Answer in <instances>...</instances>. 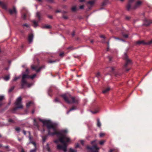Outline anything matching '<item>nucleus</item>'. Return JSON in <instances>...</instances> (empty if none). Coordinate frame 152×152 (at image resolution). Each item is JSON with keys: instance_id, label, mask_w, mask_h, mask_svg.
Masks as SVG:
<instances>
[{"instance_id": "nucleus-1", "label": "nucleus", "mask_w": 152, "mask_h": 152, "mask_svg": "<svg viewBox=\"0 0 152 152\" xmlns=\"http://www.w3.org/2000/svg\"><path fill=\"white\" fill-rule=\"evenodd\" d=\"M67 132L66 130H63L61 131V133L58 137H60V142L63 144L62 146L60 145H58L57 146V149L58 150H62L64 152H66L67 149L66 143L70 141V138L66 135Z\"/></svg>"}, {"instance_id": "nucleus-2", "label": "nucleus", "mask_w": 152, "mask_h": 152, "mask_svg": "<svg viewBox=\"0 0 152 152\" xmlns=\"http://www.w3.org/2000/svg\"><path fill=\"white\" fill-rule=\"evenodd\" d=\"M48 130V134L49 135H56L58 137L61 133V131L59 132L57 131L56 125L51 121L47 126Z\"/></svg>"}, {"instance_id": "nucleus-3", "label": "nucleus", "mask_w": 152, "mask_h": 152, "mask_svg": "<svg viewBox=\"0 0 152 152\" xmlns=\"http://www.w3.org/2000/svg\"><path fill=\"white\" fill-rule=\"evenodd\" d=\"M67 103L78 104L79 99L77 97L72 96L69 94H64L61 95Z\"/></svg>"}, {"instance_id": "nucleus-4", "label": "nucleus", "mask_w": 152, "mask_h": 152, "mask_svg": "<svg viewBox=\"0 0 152 152\" xmlns=\"http://www.w3.org/2000/svg\"><path fill=\"white\" fill-rule=\"evenodd\" d=\"M123 59L125 62L123 66L124 68L126 69L128 66L132 64V60L128 57L126 53H125L124 54L123 56Z\"/></svg>"}, {"instance_id": "nucleus-5", "label": "nucleus", "mask_w": 152, "mask_h": 152, "mask_svg": "<svg viewBox=\"0 0 152 152\" xmlns=\"http://www.w3.org/2000/svg\"><path fill=\"white\" fill-rule=\"evenodd\" d=\"M30 78V76L28 75V74H22V77L21 80V88H25V84L27 83V81L26 80V79H29Z\"/></svg>"}, {"instance_id": "nucleus-6", "label": "nucleus", "mask_w": 152, "mask_h": 152, "mask_svg": "<svg viewBox=\"0 0 152 152\" xmlns=\"http://www.w3.org/2000/svg\"><path fill=\"white\" fill-rule=\"evenodd\" d=\"M87 148L91 151V152H98L99 149V148L97 146L96 144L94 145L92 147L88 146L87 147Z\"/></svg>"}, {"instance_id": "nucleus-7", "label": "nucleus", "mask_w": 152, "mask_h": 152, "mask_svg": "<svg viewBox=\"0 0 152 152\" xmlns=\"http://www.w3.org/2000/svg\"><path fill=\"white\" fill-rule=\"evenodd\" d=\"M45 67V66H42L38 68V66H34L32 65L31 66V69L36 71L37 72H38L40 71L42 69L44 68Z\"/></svg>"}, {"instance_id": "nucleus-8", "label": "nucleus", "mask_w": 152, "mask_h": 152, "mask_svg": "<svg viewBox=\"0 0 152 152\" xmlns=\"http://www.w3.org/2000/svg\"><path fill=\"white\" fill-rule=\"evenodd\" d=\"M136 44L138 45L142 44L143 45H150L152 44V39L149 41L145 42L143 41H138L137 42Z\"/></svg>"}, {"instance_id": "nucleus-9", "label": "nucleus", "mask_w": 152, "mask_h": 152, "mask_svg": "<svg viewBox=\"0 0 152 152\" xmlns=\"http://www.w3.org/2000/svg\"><path fill=\"white\" fill-rule=\"evenodd\" d=\"M152 23V20L145 19L143 21V25L146 26H148Z\"/></svg>"}, {"instance_id": "nucleus-10", "label": "nucleus", "mask_w": 152, "mask_h": 152, "mask_svg": "<svg viewBox=\"0 0 152 152\" xmlns=\"http://www.w3.org/2000/svg\"><path fill=\"white\" fill-rule=\"evenodd\" d=\"M9 11L11 15H16L17 13V11L15 7H13V9H10Z\"/></svg>"}, {"instance_id": "nucleus-11", "label": "nucleus", "mask_w": 152, "mask_h": 152, "mask_svg": "<svg viewBox=\"0 0 152 152\" xmlns=\"http://www.w3.org/2000/svg\"><path fill=\"white\" fill-rule=\"evenodd\" d=\"M141 2L140 1H138L135 4L134 7L132 8V9H136L138 7L141 5Z\"/></svg>"}, {"instance_id": "nucleus-12", "label": "nucleus", "mask_w": 152, "mask_h": 152, "mask_svg": "<svg viewBox=\"0 0 152 152\" xmlns=\"http://www.w3.org/2000/svg\"><path fill=\"white\" fill-rule=\"evenodd\" d=\"M22 102V98L21 96L19 97L16 99L15 104H21Z\"/></svg>"}, {"instance_id": "nucleus-13", "label": "nucleus", "mask_w": 152, "mask_h": 152, "mask_svg": "<svg viewBox=\"0 0 152 152\" xmlns=\"http://www.w3.org/2000/svg\"><path fill=\"white\" fill-rule=\"evenodd\" d=\"M33 37L34 35L32 34H31L29 35L28 39V42L30 43H31L32 42Z\"/></svg>"}, {"instance_id": "nucleus-14", "label": "nucleus", "mask_w": 152, "mask_h": 152, "mask_svg": "<svg viewBox=\"0 0 152 152\" xmlns=\"http://www.w3.org/2000/svg\"><path fill=\"white\" fill-rule=\"evenodd\" d=\"M39 120L40 121L42 122L43 123L44 125H46V126H47V125L49 124V123L50 121L49 120L44 121L42 120L41 119H40Z\"/></svg>"}, {"instance_id": "nucleus-15", "label": "nucleus", "mask_w": 152, "mask_h": 152, "mask_svg": "<svg viewBox=\"0 0 152 152\" xmlns=\"http://www.w3.org/2000/svg\"><path fill=\"white\" fill-rule=\"evenodd\" d=\"M41 14L39 12H37L36 13V17L38 18L39 21H40L41 20Z\"/></svg>"}, {"instance_id": "nucleus-16", "label": "nucleus", "mask_w": 152, "mask_h": 152, "mask_svg": "<svg viewBox=\"0 0 152 152\" xmlns=\"http://www.w3.org/2000/svg\"><path fill=\"white\" fill-rule=\"evenodd\" d=\"M108 2V0H104L102 3V6L104 7L106 5Z\"/></svg>"}, {"instance_id": "nucleus-17", "label": "nucleus", "mask_w": 152, "mask_h": 152, "mask_svg": "<svg viewBox=\"0 0 152 152\" xmlns=\"http://www.w3.org/2000/svg\"><path fill=\"white\" fill-rule=\"evenodd\" d=\"M110 88L108 87L105 88L104 90L103 91L102 93L103 94H106L110 90Z\"/></svg>"}, {"instance_id": "nucleus-18", "label": "nucleus", "mask_w": 152, "mask_h": 152, "mask_svg": "<svg viewBox=\"0 0 152 152\" xmlns=\"http://www.w3.org/2000/svg\"><path fill=\"white\" fill-rule=\"evenodd\" d=\"M76 109H77V107H76V106L74 105V106H73L71 108L69 111H68L67 112V114H68L69 113L70 111H72V110H76Z\"/></svg>"}, {"instance_id": "nucleus-19", "label": "nucleus", "mask_w": 152, "mask_h": 152, "mask_svg": "<svg viewBox=\"0 0 152 152\" xmlns=\"http://www.w3.org/2000/svg\"><path fill=\"white\" fill-rule=\"evenodd\" d=\"M51 26L49 25H46L42 27V28L50 29L51 28Z\"/></svg>"}, {"instance_id": "nucleus-20", "label": "nucleus", "mask_w": 152, "mask_h": 152, "mask_svg": "<svg viewBox=\"0 0 152 152\" xmlns=\"http://www.w3.org/2000/svg\"><path fill=\"white\" fill-rule=\"evenodd\" d=\"M32 22L33 23V26L34 27H36L38 26V22L36 21L35 20H33Z\"/></svg>"}, {"instance_id": "nucleus-21", "label": "nucleus", "mask_w": 152, "mask_h": 152, "mask_svg": "<svg viewBox=\"0 0 152 152\" xmlns=\"http://www.w3.org/2000/svg\"><path fill=\"white\" fill-rule=\"evenodd\" d=\"M96 0H92L88 2L87 3L91 5H93L95 1Z\"/></svg>"}, {"instance_id": "nucleus-22", "label": "nucleus", "mask_w": 152, "mask_h": 152, "mask_svg": "<svg viewBox=\"0 0 152 152\" xmlns=\"http://www.w3.org/2000/svg\"><path fill=\"white\" fill-rule=\"evenodd\" d=\"M10 78V76L7 75L3 77L4 79L6 81H8Z\"/></svg>"}, {"instance_id": "nucleus-23", "label": "nucleus", "mask_w": 152, "mask_h": 152, "mask_svg": "<svg viewBox=\"0 0 152 152\" xmlns=\"http://www.w3.org/2000/svg\"><path fill=\"white\" fill-rule=\"evenodd\" d=\"M101 123L100 122L99 118H98L97 119V126L99 127H100L101 126Z\"/></svg>"}, {"instance_id": "nucleus-24", "label": "nucleus", "mask_w": 152, "mask_h": 152, "mask_svg": "<svg viewBox=\"0 0 152 152\" xmlns=\"http://www.w3.org/2000/svg\"><path fill=\"white\" fill-rule=\"evenodd\" d=\"M131 4H130L129 3H128L127 6H126V8L127 10H129L130 9L131 7Z\"/></svg>"}, {"instance_id": "nucleus-25", "label": "nucleus", "mask_w": 152, "mask_h": 152, "mask_svg": "<svg viewBox=\"0 0 152 152\" xmlns=\"http://www.w3.org/2000/svg\"><path fill=\"white\" fill-rule=\"evenodd\" d=\"M59 59H56L54 61H48V63H55V62L59 61Z\"/></svg>"}, {"instance_id": "nucleus-26", "label": "nucleus", "mask_w": 152, "mask_h": 152, "mask_svg": "<svg viewBox=\"0 0 152 152\" xmlns=\"http://www.w3.org/2000/svg\"><path fill=\"white\" fill-rule=\"evenodd\" d=\"M5 99L4 96L3 95H0V102H1Z\"/></svg>"}, {"instance_id": "nucleus-27", "label": "nucleus", "mask_w": 152, "mask_h": 152, "mask_svg": "<svg viewBox=\"0 0 152 152\" xmlns=\"http://www.w3.org/2000/svg\"><path fill=\"white\" fill-rule=\"evenodd\" d=\"M15 86H13L12 87H11L10 89H9L8 90V92L9 93H10L12 92V91L14 90Z\"/></svg>"}, {"instance_id": "nucleus-28", "label": "nucleus", "mask_w": 152, "mask_h": 152, "mask_svg": "<svg viewBox=\"0 0 152 152\" xmlns=\"http://www.w3.org/2000/svg\"><path fill=\"white\" fill-rule=\"evenodd\" d=\"M23 108V105H19V106L16 107L14 109V110H16L18 109H21Z\"/></svg>"}, {"instance_id": "nucleus-29", "label": "nucleus", "mask_w": 152, "mask_h": 152, "mask_svg": "<svg viewBox=\"0 0 152 152\" xmlns=\"http://www.w3.org/2000/svg\"><path fill=\"white\" fill-rule=\"evenodd\" d=\"M20 78V77H15L12 80V82L16 81V80H17L18 79Z\"/></svg>"}, {"instance_id": "nucleus-30", "label": "nucleus", "mask_w": 152, "mask_h": 152, "mask_svg": "<svg viewBox=\"0 0 152 152\" xmlns=\"http://www.w3.org/2000/svg\"><path fill=\"white\" fill-rule=\"evenodd\" d=\"M34 104V103L33 101H29L27 103H26V104Z\"/></svg>"}, {"instance_id": "nucleus-31", "label": "nucleus", "mask_w": 152, "mask_h": 152, "mask_svg": "<svg viewBox=\"0 0 152 152\" xmlns=\"http://www.w3.org/2000/svg\"><path fill=\"white\" fill-rule=\"evenodd\" d=\"M34 125L38 127V124L37 122H36L35 119H34Z\"/></svg>"}, {"instance_id": "nucleus-32", "label": "nucleus", "mask_w": 152, "mask_h": 152, "mask_svg": "<svg viewBox=\"0 0 152 152\" xmlns=\"http://www.w3.org/2000/svg\"><path fill=\"white\" fill-rule=\"evenodd\" d=\"M77 151V150H74L72 148L69 149V152H76Z\"/></svg>"}, {"instance_id": "nucleus-33", "label": "nucleus", "mask_w": 152, "mask_h": 152, "mask_svg": "<svg viewBox=\"0 0 152 152\" xmlns=\"http://www.w3.org/2000/svg\"><path fill=\"white\" fill-rule=\"evenodd\" d=\"M32 84H30V83H28L27 82V83L26 84H25V86H26V85H27V86L28 88H29L32 85Z\"/></svg>"}, {"instance_id": "nucleus-34", "label": "nucleus", "mask_w": 152, "mask_h": 152, "mask_svg": "<svg viewBox=\"0 0 152 152\" xmlns=\"http://www.w3.org/2000/svg\"><path fill=\"white\" fill-rule=\"evenodd\" d=\"M76 10V6H73L72 8V10L73 12H75Z\"/></svg>"}, {"instance_id": "nucleus-35", "label": "nucleus", "mask_w": 152, "mask_h": 152, "mask_svg": "<svg viewBox=\"0 0 152 152\" xmlns=\"http://www.w3.org/2000/svg\"><path fill=\"white\" fill-rule=\"evenodd\" d=\"M1 6L4 9H6L7 8L6 4H5L4 3L2 4Z\"/></svg>"}, {"instance_id": "nucleus-36", "label": "nucleus", "mask_w": 152, "mask_h": 152, "mask_svg": "<svg viewBox=\"0 0 152 152\" xmlns=\"http://www.w3.org/2000/svg\"><path fill=\"white\" fill-rule=\"evenodd\" d=\"M36 76V74H34L32 76H30V78L31 79H33Z\"/></svg>"}, {"instance_id": "nucleus-37", "label": "nucleus", "mask_w": 152, "mask_h": 152, "mask_svg": "<svg viewBox=\"0 0 152 152\" xmlns=\"http://www.w3.org/2000/svg\"><path fill=\"white\" fill-rule=\"evenodd\" d=\"M113 74H114L115 76L116 77H118V76H120V74L117 73L113 72Z\"/></svg>"}, {"instance_id": "nucleus-38", "label": "nucleus", "mask_w": 152, "mask_h": 152, "mask_svg": "<svg viewBox=\"0 0 152 152\" xmlns=\"http://www.w3.org/2000/svg\"><path fill=\"white\" fill-rule=\"evenodd\" d=\"M59 137L58 139L54 141V142L55 143H56L58 144L59 141L60 142V140H59V138L60 137Z\"/></svg>"}, {"instance_id": "nucleus-39", "label": "nucleus", "mask_w": 152, "mask_h": 152, "mask_svg": "<svg viewBox=\"0 0 152 152\" xmlns=\"http://www.w3.org/2000/svg\"><path fill=\"white\" fill-rule=\"evenodd\" d=\"M110 68L111 69V70L110 71V72H112L113 73V71L115 70V68L113 67H110Z\"/></svg>"}, {"instance_id": "nucleus-40", "label": "nucleus", "mask_w": 152, "mask_h": 152, "mask_svg": "<svg viewBox=\"0 0 152 152\" xmlns=\"http://www.w3.org/2000/svg\"><path fill=\"white\" fill-rule=\"evenodd\" d=\"M122 35L125 38H127L128 37V35L127 34H123Z\"/></svg>"}, {"instance_id": "nucleus-41", "label": "nucleus", "mask_w": 152, "mask_h": 152, "mask_svg": "<svg viewBox=\"0 0 152 152\" xmlns=\"http://www.w3.org/2000/svg\"><path fill=\"white\" fill-rule=\"evenodd\" d=\"M96 77H99L100 76V74L99 72H98L96 75Z\"/></svg>"}, {"instance_id": "nucleus-42", "label": "nucleus", "mask_w": 152, "mask_h": 152, "mask_svg": "<svg viewBox=\"0 0 152 152\" xmlns=\"http://www.w3.org/2000/svg\"><path fill=\"white\" fill-rule=\"evenodd\" d=\"M62 17L63 18L65 19H67L68 18V17L67 16L63 15H62Z\"/></svg>"}, {"instance_id": "nucleus-43", "label": "nucleus", "mask_w": 152, "mask_h": 152, "mask_svg": "<svg viewBox=\"0 0 152 152\" xmlns=\"http://www.w3.org/2000/svg\"><path fill=\"white\" fill-rule=\"evenodd\" d=\"M105 142V140H102V141H100V142H99V144H100V145H103V144L104 143V142Z\"/></svg>"}, {"instance_id": "nucleus-44", "label": "nucleus", "mask_w": 152, "mask_h": 152, "mask_svg": "<svg viewBox=\"0 0 152 152\" xmlns=\"http://www.w3.org/2000/svg\"><path fill=\"white\" fill-rule=\"evenodd\" d=\"M42 138L43 142H45V140L47 138L46 137H42Z\"/></svg>"}, {"instance_id": "nucleus-45", "label": "nucleus", "mask_w": 152, "mask_h": 152, "mask_svg": "<svg viewBox=\"0 0 152 152\" xmlns=\"http://www.w3.org/2000/svg\"><path fill=\"white\" fill-rule=\"evenodd\" d=\"M15 130L18 132H19L20 130V129L19 127H16L15 128Z\"/></svg>"}, {"instance_id": "nucleus-46", "label": "nucleus", "mask_w": 152, "mask_h": 152, "mask_svg": "<svg viewBox=\"0 0 152 152\" xmlns=\"http://www.w3.org/2000/svg\"><path fill=\"white\" fill-rule=\"evenodd\" d=\"M22 18L24 20H25L26 18V14H24L22 16Z\"/></svg>"}, {"instance_id": "nucleus-47", "label": "nucleus", "mask_w": 152, "mask_h": 152, "mask_svg": "<svg viewBox=\"0 0 152 152\" xmlns=\"http://www.w3.org/2000/svg\"><path fill=\"white\" fill-rule=\"evenodd\" d=\"M134 0H129L128 3L132 4L134 1Z\"/></svg>"}, {"instance_id": "nucleus-48", "label": "nucleus", "mask_w": 152, "mask_h": 152, "mask_svg": "<svg viewBox=\"0 0 152 152\" xmlns=\"http://www.w3.org/2000/svg\"><path fill=\"white\" fill-rule=\"evenodd\" d=\"M23 26H26L27 27H29V25L27 24H26V23H25V24H23Z\"/></svg>"}, {"instance_id": "nucleus-49", "label": "nucleus", "mask_w": 152, "mask_h": 152, "mask_svg": "<svg viewBox=\"0 0 152 152\" xmlns=\"http://www.w3.org/2000/svg\"><path fill=\"white\" fill-rule=\"evenodd\" d=\"M67 49H71V50H73V47L72 46H70L67 48Z\"/></svg>"}, {"instance_id": "nucleus-50", "label": "nucleus", "mask_w": 152, "mask_h": 152, "mask_svg": "<svg viewBox=\"0 0 152 152\" xmlns=\"http://www.w3.org/2000/svg\"><path fill=\"white\" fill-rule=\"evenodd\" d=\"M104 135V133H100L99 134V136L100 137H102Z\"/></svg>"}, {"instance_id": "nucleus-51", "label": "nucleus", "mask_w": 152, "mask_h": 152, "mask_svg": "<svg viewBox=\"0 0 152 152\" xmlns=\"http://www.w3.org/2000/svg\"><path fill=\"white\" fill-rule=\"evenodd\" d=\"M79 147V143H77L76 144L75 148H78Z\"/></svg>"}, {"instance_id": "nucleus-52", "label": "nucleus", "mask_w": 152, "mask_h": 152, "mask_svg": "<svg viewBox=\"0 0 152 152\" xmlns=\"http://www.w3.org/2000/svg\"><path fill=\"white\" fill-rule=\"evenodd\" d=\"M26 74H29V70L28 69H26Z\"/></svg>"}, {"instance_id": "nucleus-53", "label": "nucleus", "mask_w": 152, "mask_h": 152, "mask_svg": "<svg viewBox=\"0 0 152 152\" xmlns=\"http://www.w3.org/2000/svg\"><path fill=\"white\" fill-rule=\"evenodd\" d=\"M36 151V148L31 150L30 151V152H35Z\"/></svg>"}, {"instance_id": "nucleus-54", "label": "nucleus", "mask_w": 152, "mask_h": 152, "mask_svg": "<svg viewBox=\"0 0 152 152\" xmlns=\"http://www.w3.org/2000/svg\"><path fill=\"white\" fill-rule=\"evenodd\" d=\"M81 143L83 145H84V141L83 140H81L80 141Z\"/></svg>"}, {"instance_id": "nucleus-55", "label": "nucleus", "mask_w": 152, "mask_h": 152, "mask_svg": "<svg viewBox=\"0 0 152 152\" xmlns=\"http://www.w3.org/2000/svg\"><path fill=\"white\" fill-rule=\"evenodd\" d=\"M125 18L126 20H129L130 19V17L129 16H126Z\"/></svg>"}, {"instance_id": "nucleus-56", "label": "nucleus", "mask_w": 152, "mask_h": 152, "mask_svg": "<svg viewBox=\"0 0 152 152\" xmlns=\"http://www.w3.org/2000/svg\"><path fill=\"white\" fill-rule=\"evenodd\" d=\"M32 143L33 145H34V146L36 147V144L34 142H29V143Z\"/></svg>"}, {"instance_id": "nucleus-57", "label": "nucleus", "mask_w": 152, "mask_h": 152, "mask_svg": "<svg viewBox=\"0 0 152 152\" xmlns=\"http://www.w3.org/2000/svg\"><path fill=\"white\" fill-rule=\"evenodd\" d=\"M108 58L109 60V61H110L112 60V58L110 56H108Z\"/></svg>"}, {"instance_id": "nucleus-58", "label": "nucleus", "mask_w": 152, "mask_h": 152, "mask_svg": "<svg viewBox=\"0 0 152 152\" xmlns=\"http://www.w3.org/2000/svg\"><path fill=\"white\" fill-rule=\"evenodd\" d=\"M48 17L49 18L51 19H52L53 18V16L51 15H48Z\"/></svg>"}, {"instance_id": "nucleus-59", "label": "nucleus", "mask_w": 152, "mask_h": 152, "mask_svg": "<svg viewBox=\"0 0 152 152\" xmlns=\"http://www.w3.org/2000/svg\"><path fill=\"white\" fill-rule=\"evenodd\" d=\"M96 140H94L93 141H92L91 142V144L92 145L94 144V143H95L96 142Z\"/></svg>"}, {"instance_id": "nucleus-60", "label": "nucleus", "mask_w": 152, "mask_h": 152, "mask_svg": "<svg viewBox=\"0 0 152 152\" xmlns=\"http://www.w3.org/2000/svg\"><path fill=\"white\" fill-rule=\"evenodd\" d=\"M61 12L64 15V14L67 13V11H62Z\"/></svg>"}, {"instance_id": "nucleus-61", "label": "nucleus", "mask_w": 152, "mask_h": 152, "mask_svg": "<svg viewBox=\"0 0 152 152\" xmlns=\"http://www.w3.org/2000/svg\"><path fill=\"white\" fill-rule=\"evenodd\" d=\"M84 7V6H83V5H81V6H80V7L79 8H80V9H83Z\"/></svg>"}, {"instance_id": "nucleus-62", "label": "nucleus", "mask_w": 152, "mask_h": 152, "mask_svg": "<svg viewBox=\"0 0 152 152\" xmlns=\"http://www.w3.org/2000/svg\"><path fill=\"white\" fill-rule=\"evenodd\" d=\"M64 53H60L59 56H63Z\"/></svg>"}, {"instance_id": "nucleus-63", "label": "nucleus", "mask_w": 152, "mask_h": 152, "mask_svg": "<svg viewBox=\"0 0 152 152\" xmlns=\"http://www.w3.org/2000/svg\"><path fill=\"white\" fill-rule=\"evenodd\" d=\"M75 31H73V33L72 34V35L73 37H74L75 35Z\"/></svg>"}, {"instance_id": "nucleus-64", "label": "nucleus", "mask_w": 152, "mask_h": 152, "mask_svg": "<svg viewBox=\"0 0 152 152\" xmlns=\"http://www.w3.org/2000/svg\"><path fill=\"white\" fill-rule=\"evenodd\" d=\"M8 121L10 122H13V121L11 119H10L8 120Z\"/></svg>"}]
</instances>
